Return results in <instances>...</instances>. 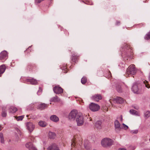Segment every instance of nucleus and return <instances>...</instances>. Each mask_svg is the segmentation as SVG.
Listing matches in <instances>:
<instances>
[{
	"mask_svg": "<svg viewBox=\"0 0 150 150\" xmlns=\"http://www.w3.org/2000/svg\"><path fill=\"white\" fill-rule=\"evenodd\" d=\"M114 124L116 132H119L120 130L121 127L119 121L116 120L115 121Z\"/></svg>",
	"mask_w": 150,
	"mask_h": 150,
	"instance_id": "13",
	"label": "nucleus"
},
{
	"mask_svg": "<svg viewBox=\"0 0 150 150\" xmlns=\"http://www.w3.org/2000/svg\"><path fill=\"white\" fill-rule=\"evenodd\" d=\"M143 85L145 86L146 87L148 88H150V86L148 83V81L146 80H145L143 81Z\"/></svg>",
	"mask_w": 150,
	"mask_h": 150,
	"instance_id": "29",
	"label": "nucleus"
},
{
	"mask_svg": "<svg viewBox=\"0 0 150 150\" xmlns=\"http://www.w3.org/2000/svg\"><path fill=\"white\" fill-rule=\"evenodd\" d=\"M1 116L3 117H5L7 115L6 111L5 109L3 108L2 109V111L1 113Z\"/></svg>",
	"mask_w": 150,
	"mask_h": 150,
	"instance_id": "27",
	"label": "nucleus"
},
{
	"mask_svg": "<svg viewBox=\"0 0 150 150\" xmlns=\"http://www.w3.org/2000/svg\"><path fill=\"white\" fill-rule=\"evenodd\" d=\"M120 120H121V121H122V115H121L120 116Z\"/></svg>",
	"mask_w": 150,
	"mask_h": 150,
	"instance_id": "42",
	"label": "nucleus"
},
{
	"mask_svg": "<svg viewBox=\"0 0 150 150\" xmlns=\"http://www.w3.org/2000/svg\"><path fill=\"white\" fill-rule=\"evenodd\" d=\"M76 142L75 140H73L72 143L71 144V145L72 147H74L75 146Z\"/></svg>",
	"mask_w": 150,
	"mask_h": 150,
	"instance_id": "35",
	"label": "nucleus"
},
{
	"mask_svg": "<svg viewBox=\"0 0 150 150\" xmlns=\"http://www.w3.org/2000/svg\"><path fill=\"white\" fill-rule=\"evenodd\" d=\"M91 99L96 101L98 102L102 99V96L100 94H95L91 97Z\"/></svg>",
	"mask_w": 150,
	"mask_h": 150,
	"instance_id": "11",
	"label": "nucleus"
},
{
	"mask_svg": "<svg viewBox=\"0 0 150 150\" xmlns=\"http://www.w3.org/2000/svg\"><path fill=\"white\" fill-rule=\"evenodd\" d=\"M56 135L55 133L51 132H49V137L50 139H54L55 138Z\"/></svg>",
	"mask_w": 150,
	"mask_h": 150,
	"instance_id": "25",
	"label": "nucleus"
},
{
	"mask_svg": "<svg viewBox=\"0 0 150 150\" xmlns=\"http://www.w3.org/2000/svg\"><path fill=\"white\" fill-rule=\"evenodd\" d=\"M149 140H150V138L149 139Z\"/></svg>",
	"mask_w": 150,
	"mask_h": 150,
	"instance_id": "50",
	"label": "nucleus"
},
{
	"mask_svg": "<svg viewBox=\"0 0 150 150\" xmlns=\"http://www.w3.org/2000/svg\"><path fill=\"white\" fill-rule=\"evenodd\" d=\"M129 112L131 114L133 115H134L137 116L139 115V113L138 112L134 110H129Z\"/></svg>",
	"mask_w": 150,
	"mask_h": 150,
	"instance_id": "21",
	"label": "nucleus"
},
{
	"mask_svg": "<svg viewBox=\"0 0 150 150\" xmlns=\"http://www.w3.org/2000/svg\"><path fill=\"white\" fill-rule=\"evenodd\" d=\"M138 132V129H135L132 130L130 131V132L132 134H137Z\"/></svg>",
	"mask_w": 150,
	"mask_h": 150,
	"instance_id": "34",
	"label": "nucleus"
},
{
	"mask_svg": "<svg viewBox=\"0 0 150 150\" xmlns=\"http://www.w3.org/2000/svg\"><path fill=\"white\" fill-rule=\"evenodd\" d=\"M137 71L135 68V65L132 64L130 65L127 69L126 73V76H129V74L134 75L136 73Z\"/></svg>",
	"mask_w": 150,
	"mask_h": 150,
	"instance_id": "3",
	"label": "nucleus"
},
{
	"mask_svg": "<svg viewBox=\"0 0 150 150\" xmlns=\"http://www.w3.org/2000/svg\"><path fill=\"white\" fill-rule=\"evenodd\" d=\"M62 69V70L64 71V72L67 73V71H66L67 68L66 66H63Z\"/></svg>",
	"mask_w": 150,
	"mask_h": 150,
	"instance_id": "38",
	"label": "nucleus"
},
{
	"mask_svg": "<svg viewBox=\"0 0 150 150\" xmlns=\"http://www.w3.org/2000/svg\"><path fill=\"white\" fill-rule=\"evenodd\" d=\"M3 135L2 133H0V138H3Z\"/></svg>",
	"mask_w": 150,
	"mask_h": 150,
	"instance_id": "40",
	"label": "nucleus"
},
{
	"mask_svg": "<svg viewBox=\"0 0 150 150\" xmlns=\"http://www.w3.org/2000/svg\"><path fill=\"white\" fill-rule=\"evenodd\" d=\"M47 105L45 103L41 104L39 106V108L41 110L44 109H45L47 108Z\"/></svg>",
	"mask_w": 150,
	"mask_h": 150,
	"instance_id": "22",
	"label": "nucleus"
},
{
	"mask_svg": "<svg viewBox=\"0 0 150 150\" xmlns=\"http://www.w3.org/2000/svg\"><path fill=\"white\" fill-rule=\"evenodd\" d=\"M134 108L137 110H138L139 109V108L137 106L134 107Z\"/></svg>",
	"mask_w": 150,
	"mask_h": 150,
	"instance_id": "45",
	"label": "nucleus"
},
{
	"mask_svg": "<svg viewBox=\"0 0 150 150\" xmlns=\"http://www.w3.org/2000/svg\"><path fill=\"white\" fill-rule=\"evenodd\" d=\"M17 110V108L13 106H11L9 108V112L10 113H14Z\"/></svg>",
	"mask_w": 150,
	"mask_h": 150,
	"instance_id": "19",
	"label": "nucleus"
},
{
	"mask_svg": "<svg viewBox=\"0 0 150 150\" xmlns=\"http://www.w3.org/2000/svg\"><path fill=\"white\" fill-rule=\"evenodd\" d=\"M1 143H4V137L1 138Z\"/></svg>",
	"mask_w": 150,
	"mask_h": 150,
	"instance_id": "39",
	"label": "nucleus"
},
{
	"mask_svg": "<svg viewBox=\"0 0 150 150\" xmlns=\"http://www.w3.org/2000/svg\"><path fill=\"white\" fill-rule=\"evenodd\" d=\"M26 125L27 129L30 132H32L35 128V125L31 122H26Z\"/></svg>",
	"mask_w": 150,
	"mask_h": 150,
	"instance_id": "8",
	"label": "nucleus"
},
{
	"mask_svg": "<svg viewBox=\"0 0 150 150\" xmlns=\"http://www.w3.org/2000/svg\"><path fill=\"white\" fill-rule=\"evenodd\" d=\"M6 70V67L5 65H2L0 66V76L3 74Z\"/></svg>",
	"mask_w": 150,
	"mask_h": 150,
	"instance_id": "20",
	"label": "nucleus"
},
{
	"mask_svg": "<svg viewBox=\"0 0 150 150\" xmlns=\"http://www.w3.org/2000/svg\"><path fill=\"white\" fill-rule=\"evenodd\" d=\"M114 141L111 139L109 138H105L101 141V144L103 147H110L113 144Z\"/></svg>",
	"mask_w": 150,
	"mask_h": 150,
	"instance_id": "2",
	"label": "nucleus"
},
{
	"mask_svg": "<svg viewBox=\"0 0 150 150\" xmlns=\"http://www.w3.org/2000/svg\"><path fill=\"white\" fill-rule=\"evenodd\" d=\"M87 4H89L90 5H93V4L92 2L90 3V2H88L87 3Z\"/></svg>",
	"mask_w": 150,
	"mask_h": 150,
	"instance_id": "44",
	"label": "nucleus"
},
{
	"mask_svg": "<svg viewBox=\"0 0 150 150\" xmlns=\"http://www.w3.org/2000/svg\"><path fill=\"white\" fill-rule=\"evenodd\" d=\"M1 126H0V131L1 130Z\"/></svg>",
	"mask_w": 150,
	"mask_h": 150,
	"instance_id": "49",
	"label": "nucleus"
},
{
	"mask_svg": "<svg viewBox=\"0 0 150 150\" xmlns=\"http://www.w3.org/2000/svg\"><path fill=\"white\" fill-rule=\"evenodd\" d=\"M25 146L26 147L29 149V150H37L36 148L30 142L27 143L25 144Z\"/></svg>",
	"mask_w": 150,
	"mask_h": 150,
	"instance_id": "12",
	"label": "nucleus"
},
{
	"mask_svg": "<svg viewBox=\"0 0 150 150\" xmlns=\"http://www.w3.org/2000/svg\"><path fill=\"white\" fill-rule=\"evenodd\" d=\"M113 101L114 102L118 104H122L124 102V100L122 98L118 97L114 98Z\"/></svg>",
	"mask_w": 150,
	"mask_h": 150,
	"instance_id": "14",
	"label": "nucleus"
},
{
	"mask_svg": "<svg viewBox=\"0 0 150 150\" xmlns=\"http://www.w3.org/2000/svg\"><path fill=\"white\" fill-rule=\"evenodd\" d=\"M42 89H41V88L40 87H39V90L37 92V94L38 95H40L41 94V92L42 91Z\"/></svg>",
	"mask_w": 150,
	"mask_h": 150,
	"instance_id": "36",
	"label": "nucleus"
},
{
	"mask_svg": "<svg viewBox=\"0 0 150 150\" xmlns=\"http://www.w3.org/2000/svg\"><path fill=\"white\" fill-rule=\"evenodd\" d=\"M53 91L57 94H60L63 92V89L60 86H55L53 88Z\"/></svg>",
	"mask_w": 150,
	"mask_h": 150,
	"instance_id": "9",
	"label": "nucleus"
},
{
	"mask_svg": "<svg viewBox=\"0 0 150 150\" xmlns=\"http://www.w3.org/2000/svg\"><path fill=\"white\" fill-rule=\"evenodd\" d=\"M50 120L52 121L57 122L59 120V117L55 115H52L50 117Z\"/></svg>",
	"mask_w": 150,
	"mask_h": 150,
	"instance_id": "15",
	"label": "nucleus"
},
{
	"mask_svg": "<svg viewBox=\"0 0 150 150\" xmlns=\"http://www.w3.org/2000/svg\"><path fill=\"white\" fill-rule=\"evenodd\" d=\"M79 112L76 110H72L69 113L68 118L69 119L72 120H74L77 117V115Z\"/></svg>",
	"mask_w": 150,
	"mask_h": 150,
	"instance_id": "6",
	"label": "nucleus"
},
{
	"mask_svg": "<svg viewBox=\"0 0 150 150\" xmlns=\"http://www.w3.org/2000/svg\"><path fill=\"white\" fill-rule=\"evenodd\" d=\"M60 100V99L57 96L54 97L50 99V101L52 102H58Z\"/></svg>",
	"mask_w": 150,
	"mask_h": 150,
	"instance_id": "23",
	"label": "nucleus"
},
{
	"mask_svg": "<svg viewBox=\"0 0 150 150\" xmlns=\"http://www.w3.org/2000/svg\"><path fill=\"white\" fill-rule=\"evenodd\" d=\"M76 120L77 126H81L83 125L84 122V120L82 113L79 112L78 114L77 115Z\"/></svg>",
	"mask_w": 150,
	"mask_h": 150,
	"instance_id": "5",
	"label": "nucleus"
},
{
	"mask_svg": "<svg viewBox=\"0 0 150 150\" xmlns=\"http://www.w3.org/2000/svg\"><path fill=\"white\" fill-rule=\"evenodd\" d=\"M95 127L98 129H101L102 127V122L100 121H98L95 123Z\"/></svg>",
	"mask_w": 150,
	"mask_h": 150,
	"instance_id": "18",
	"label": "nucleus"
},
{
	"mask_svg": "<svg viewBox=\"0 0 150 150\" xmlns=\"http://www.w3.org/2000/svg\"><path fill=\"white\" fill-rule=\"evenodd\" d=\"M29 115H26V117H29Z\"/></svg>",
	"mask_w": 150,
	"mask_h": 150,
	"instance_id": "48",
	"label": "nucleus"
},
{
	"mask_svg": "<svg viewBox=\"0 0 150 150\" xmlns=\"http://www.w3.org/2000/svg\"><path fill=\"white\" fill-rule=\"evenodd\" d=\"M7 58V52L6 51L2 52L0 54V59L1 60H5Z\"/></svg>",
	"mask_w": 150,
	"mask_h": 150,
	"instance_id": "10",
	"label": "nucleus"
},
{
	"mask_svg": "<svg viewBox=\"0 0 150 150\" xmlns=\"http://www.w3.org/2000/svg\"><path fill=\"white\" fill-rule=\"evenodd\" d=\"M122 125L123 128H124L125 129H127L128 128V127L127 125L125 124L124 123L122 124Z\"/></svg>",
	"mask_w": 150,
	"mask_h": 150,
	"instance_id": "37",
	"label": "nucleus"
},
{
	"mask_svg": "<svg viewBox=\"0 0 150 150\" xmlns=\"http://www.w3.org/2000/svg\"><path fill=\"white\" fill-rule=\"evenodd\" d=\"M118 150H127L126 149L124 148H120L118 149Z\"/></svg>",
	"mask_w": 150,
	"mask_h": 150,
	"instance_id": "41",
	"label": "nucleus"
},
{
	"mask_svg": "<svg viewBox=\"0 0 150 150\" xmlns=\"http://www.w3.org/2000/svg\"><path fill=\"white\" fill-rule=\"evenodd\" d=\"M38 125L42 127H45L46 126L47 123L45 121H40L38 122Z\"/></svg>",
	"mask_w": 150,
	"mask_h": 150,
	"instance_id": "24",
	"label": "nucleus"
},
{
	"mask_svg": "<svg viewBox=\"0 0 150 150\" xmlns=\"http://www.w3.org/2000/svg\"><path fill=\"white\" fill-rule=\"evenodd\" d=\"M14 117H15V119H16L17 121H21L22 120L24 117V115H22L19 116H14Z\"/></svg>",
	"mask_w": 150,
	"mask_h": 150,
	"instance_id": "26",
	"label": "nucleus"
},
{
	"mask_svg": "<svg viewBox=\"0 0 150 150\" xmlns=\"http://www.w3.org/2000/svg\"><path fill=\"white\" fill-rule=\"evenodd\" d=\"M116 89L117 91L119 93L122 92V89L121 86L120 85H118L116 87Z\"/></svg>",
	"mask_w": 150,
	"mask_h": 150,
	"instance_id": "32",
	"label": "nucleus"
},
{
	"mask_svg": "<svg viewBox=\"0 0 150 150\" xmlns=\"http://www.w3.org/2000/svg\"><path fill=\"white\" fill-rule=\"evenodd\" d=\"M47 150H60L55 144H53L47 148Z\"/></svg>",
	"mask_w": 150,
	"mask_h": 150,
	"instance_id": "17",
	"label": "nucleus"
},
{
	"mask_svg": "<svg viewBox=\"0 0 150 150\" xmlns=\"http://www.w3.org/2000/svg\"><path fill=\"white\" fill-rule=\"evenodd\" d=\"M21 80L23 81L24 82L27 83H30L32 85H36L38 83V81L36 79L32 78H29L26 77H21Z\"/></svg>",
	"mask_w": 150,
	"mask_h": 150,
	"instance_id": "4",
	"label": "nucleus"
},
{
	"mask_svg": "<svg viewBox=\"0 0 150 150\" xmlns=\"http://www.w3.org/2000/svg\"><path fill=\"white\" fill-rule=\"evenodd\" d=\"M78 59V57L77 55H75L74 54L72 55V61L74 62H76L77 61Z\"/></svg>",
	"mask_w": 150,
	"mask_h": 150,
	"instance_id": "28",
	"label": "nucleus"
},
{
	"mask_svg": "<svg viewBox=\"0 0 150 150\" xmlns=\"http://www.w3.org/2000/svg\"><path fill=\"white\" fill-rule=\"evenodd\" d=\"M89 108L91 111L96 112L99 110L100 106L97 104L91 103L89 105Z\"/></svg>",
	"mask_w": 150,
	"mask_h": 150,
	"instance_id": "7",
	"label": "nucleus"
},
{
	"mask_svg": "<svg viewBox=\"0 0 150 150\" xmlns=\"http://www.w3.org/2000/svg\"><path fill=\"white\" fill-rule=\"evenodd\" d=\"M144 117L146 118H148L150 116V112L149 111L145 112L144 113Z\"/></svg>",
	"mask_w": 150,
	"mask_h": 150,
	"instance_id": "31",
	"label": "nucleus"
},
{
	"mask_svg": "<svg viewBox=\"0 0 150 150\" xmlns=\"http://www.w3.org/2000/svg\"><path fill=\"white\" fill-rule=\"evenodd\" d=\"M84 147H85V148L87 150H89V148H88L85 145H84Z\"/></svg>",
	"mask_w": 150,
	"mask_h": 150,
	"instance_id": "43",
	"label": "nucleus"
},
{
	"mask_svg": "<svg viewBox=\"0 0 150 150\" xmlns=\"http://www.w3.org/2000/svg\"><path fill=\"white\" fill-rule=\"evenodd\" d=\"M120 23V21H117V22L116 24L117 25H118Z\"/></svg>",
	"mask_w": 150,
	"mask_h": 150,
	"instance_id": "46",
	"label": "nucleus"
},
{
	"mask_svg": "<svg viewBox=\"0 0 150 150\" xmlns=\"http://www.w3.org/2000/svg\"><path fill=\"white\" fill-rule=\"evenodd\" d=\"M132 53V49L127 44H125V45L122 49V55L128 56Z\"/></svg>",
	"mask_w": 150,
	"mask_h": 150,
	"instance_id": "1",
	"label": "nucleus"
},
{
	"mask_svg": "<svg viewBox=\"0 0 150 150\" xmlns=\"http://www.w3.org/2000/svg\"><path fill=\"white\" fill-rule=\"evenodd\" d=\"M87 81V79L86 77H83L81 79V82L83 84H85L86 82Z\"/></svg>",
	"mask_w": 150,
	"mask_h": 150,
	"instance_id": "30",
	"label": "nucleus"
},
{
	"mask_svg": "<svg viewBox=\"0 0 150 150\" xmlns=\"http://www.w3.org/2000/svg\"><path fill=\"white\" fill-rule=\"evenodd\" d=\"M149 80L150 81V73H149Z\"/></svg>",
	"mask_w": 150,
	"mask_h": 150,
	"instance_id": "47",
	"label": "nucleus"
},
{
	"mask_svg": "<svg viewBox=\"0 0 150 150\" xmlns=\"http://www.w3.org/2000/svg\"><path fill=\"white\" fill-rule=\"evenodd\" d=\"M132 90L134 93H137L138 91V86L137 83H135L132 87Z\"/></svg>",
	"mask_w": 150,
	"mask_h": 150,
	"instance_id": "16",
	"label": "nucleus"
},
{
	"mask_svg": "<svg viewBox=\"0 0 150 150\" xmlns=\"http://www.w3.org/2000/svg\"><path fill=\"white\" fill-rule=\"evenodd\" d=\"M144 38L146 40H148L150 39V31L146 35Z\"/></svg>",
	"mask_w": 150,
	"mask_h": 150,
	"instance_id": "33",
	"label": "nucleus"
}]
</instances>
